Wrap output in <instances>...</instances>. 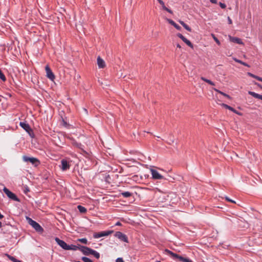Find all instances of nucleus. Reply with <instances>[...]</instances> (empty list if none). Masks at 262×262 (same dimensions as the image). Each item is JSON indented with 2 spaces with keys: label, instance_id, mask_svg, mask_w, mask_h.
I'll list each match as a JSON object with an SVG mask.
<instances>
[{
  "label": "nucleus",
  "instance_id": "obj_40",
  "mask_svg": "<svg viewBox=\"0 0 262 262\" xmlns=\"http://www.w3.org/2000/svg\"><path fill=\"white\" fill-rule=\"evenodd\" d=\"M257 98L259 99H260V100H262V95H260V94H258Z\"/></svg>",
  "mask_w": 262,
  "mask_h": 262
},
{
  "label": "nucleus",
  "instance_id": "obj_30",
  "mask_svg": "<svg viewBox=\"0 0 262 262\" xmlns=\"http://www.w3.org/2000/svg\"><path fill=\"white\" fill-rule=\"evenodd\" d=\"M211 36H212L214 40L216 42V43L219 45H220L221 44V42L220 41H219V40L215 37V36L214 35V34H211Z\"/></svg>",
  "mask_w": 262,
  "mask_h": 262
},
{
  "label": "nucleus",
  "instance_id": "obj_20",
  "mask_svg": "<svg viewBox=\"0 0 262 262\" xmlns=\"http://www.w3.org/2000/svg\"><path fill=\"white\" fill-rule=\"evenodd\" d=\"M90 254L91 255H93L97 259H99V257H100V254H99V253L97 251H96L95 250L92 249Z\"/></svg>",
  "mask_w": 262,
  "mask_h": 262
},
{
  "label": "nucleus",
  "instance_id": "obj_28",
  "mask_svg": "<svg viewBox=\"0 0 262 262\" xmlns=\"http://www.w3.org/2000/svg\"><path fill=\"white\" fill-rule=\"evenodd\" d=\"M248 94L256 98H257L258 95V94L251 91H249Z\"/></svg>",
  "mask_w": 262,
  "mask_h": 262
},
{
  "label": "nucleus",
  "instance_id": "obj_7",
  "mask_svg": "<svg viewBox=\"0 0 262 262\" xmlns=\"http://www.w3.org/2000/svg\"><path fill=\"white\" fill-rule=\"evenodd\" d=\"M150 171L153 179L162 180L164 179V177L160 174L157 170L151 168Z\"/></svg>",
  "mask_w": 262,
  "mask_h": 262
},
{
  "label": "nucleus",
  "instance_id": "obj_1",
  "mask_svg": "<svg viewBox=\"0 0 262 262\" xmlns=\"http://www.w3.org/2000/svg\"><path fill=\"white\" fill-rule=\"evenodd\" d=\"M165 252L168 255L172 256L173 258H177L179 260V261L181 262H193L191 259L188 258L184 257L182 256H180L178 254L172 252V251L166 249Z\"/></svg>",
  "mask_w": 262,
  "mask_h": 262
},
{
  "label": "nucleus",
  "instance_id": "obj_43",
  "mask_svg": "<svg viewBox=\"0 0 262 262\" xmlns=\"http://www.w3.org/2000/svg\"><path fill=\"white\" fill-rule=\"evenodd\" d=\"M179 23H180V24L183 26V24H184L185 23L183 21H181V20H180L179 21Z\"/></svg>",
  "mask_w": 262,
  "mask_h": 262
},
{
  "label": "nucleus",
  "instance_id": "obj_35",
  "mask_svg": "<svg viewBox=\"0 0 262 262\" xmlns=\"http://www.w3.org/2000/svg\"><path fill=\"white\" fill-rule=\"evenodd\" d=\"M225 199L226 200H227V201L228 202H232V203H235V202L231 199H230L229 198H228V196H226L225 197Z\"/></svg>",
  "mask_w": 262,
  "mask_h": 262
},
{
  "label": "nucleus",
  "instance_id": "obj_37",
  "mask_svg": "<svg viewBox=\"0 0 262 262\" xmlns=\"http://www.w3.org/2000/svg\"><path fill=\"white\" fill-rule=\"evenodd\" d=\"M158 1V2L162 5V8L165 6V4H164V3L163 2V1L162 0H157Z\"/></svg>",
  "mask_w": 262,
  "mask_h": 262
},
{
  "label": "nucleus",
  "instance_id": "obj_15",
  "mask_svg": "<svg viewBox=\"0 0 262 262\" xmlns=\"http://www.w3.org/2000/svg\"><path fill=\"white\" fill-rule=\"evenodd\" d=\"M72 144L79 148V149L81 150L82 151H84V145H82L81 143H79L76 142V141H73L72 142Z\"/></svg>",
  "mask_w": 262,
  "mask_h": 262
},
{
  "label": "nucleus",
  "instance_id": "obj_46",
  "mask_svg": "<svg viewBox=\"0 0 262 262\" xmlns=\"http://www.w3.org/2000/svg\"><path fill=\"white\" fill-rule=\"evenodd\" d=\"M177 47L179 48H181V46L179 44H177Z\"/></svg>",
  "mask_w": 262,
  "mask_h": 262
},
{
  "label": "nucleus",
  "instance_id": "obj_11",
  "mask_svg": "<svg viewBox=\"0 0 262 262\" xmlns=\"http://www.w3.org/2000/svg\"><path fill=\"white\" fill-rule=\"evenodd\" d=\"M79 249L83 253V254L86 255L91 254L90 253L92 250V249L90 248L83 246H81Z\"/></svg>",
  "mask_w": 262,
  "mask_h": 262
},
{
  "label": "nucleus",
  "instance_id": "obj_29",
  "mask_svg": "<svg viewBox=\"0 0 262 262\" xmlns=\"http://www.w3.org/2000/svg\"><path fill=\"white\" fill-rule=\"evenodd\" d=\"M78 241L84 244H87L88 243V240L86 238H79Z\"/></svg>",
  "mask_w": 262,
  "mask_h": 262
},
{
  "label": "nucleus",
  "instance_id": "obj_23",
  "mask_svg": "<svg viewBox=\"0 0 262 262\" xmlns=\"http://www.w3.org/2000/svg\"><path fill=\"white\" fill-rule=\"evenodd\" d=\"M201 79L203 81H205V82H206L208 83V84H210V85H214V84H214V83L213 82H212V81H211L210 80L208 79H207V78H205V77H201Z\"/></svg>",
  "mask_w": 262,
  "mask_h": 262
},
{
  "label": "nucleus",
  "instance_id": "obj_8",
  "mask_svg": "<svg viewBox=\"0 0 262 262\" xmlns=\"http://www.w3.org/2000/svg\"><path fill=\"white\" fill-rule=\"evenodd\" d=\"M45 70L47 74V77L50 79L51 81H53L55 79V75L52 72L51 69L48 66H46Z\"/></svg>",
  "mask_w": 262,
  "mask_h": 262
},
{
  "label": "nucleus",
  "instance_id": "obj_48",
  "mask_svg": "<svg viewBox=\"0 0 262 262\" xmlns=\"http://www.w3.org/2000/svg\"><path fill=\"white\" fill-rule=\"evenodd\" d=\"M156 262H161V261H156Z\"/></svg>",
  "mask_w": 262,
  "mask_h": 262
},
{
  "label": "nucleus",
  "instance_id": "obj_18",
  "mask_svg": "<svg viewBox=\"0 0 262 262\" xmlns=\"http://www.w3.org/2000/svg\"><path fill=\"white\" fill-rule=\"evenodd\" d=\"M167 21L171 25H172L174 28H176L177 30H180L181 27L179 26L178 24H177L173 20L170 19H167Z\"/></svg>",
  "mask_w": 262,
  "mask_h": 262
},
{
  "label": "nucleus",
  "instance_id": "obj_34",
  "mask_svg": "<svg viewBox=\"0 0 262 262\" xmlns=\"http://www.w3.org/2000/svg\"><path fill=\"white\" fill-rule=\"evenodd\" d=\"M219 5L222 9H225L226 7V4H225L224 3H222L221 2L219 3Z\"/></svg>",
  "mask_w": 262,
  "mask_h": 262
},
{
  "label": "nucleus",
  "instance_id": "obj_3",
  "mask_svg": "<svg viewBox=\"0 0 262 262\" xmlns=\"http://www.w3.org/2000/svg\"><path fill=\"white\" fill-rule=\"evenodd\" d=\"M3 191L9 199L16 202H20V200L18 197L6 187L4 188Z\"/></svg>",
  "mask_w": 262,
  "mask_h": 262
},
{
  "label": "nucleus",
  "instance_id": "obj_17",
  "mask_svg": "<svg viewBox=\"0 0 262 262\" xmlns=\"http://www.w3.org/2000/svg\"><path fill=\"white\" fill-rule=\"evenodd\" d=\"M222 105L223 106H224L225 108H227V109H228L229 110L236 113V114H238V115H241V113L238 112L237 111H236L234 108H233V107H232L231 106L226 104H224V103H223L222 104Z\"/></svg>",
  "mask_w": 262,
  "mask_h": 262
},
{
  "label": "nucleus",
  "instance_id": "obj_2",
  "mask_svg": "<svg viewBox=\"0 0 262 262\" xmlns=\"http://www.w3.org/2000/svg\"><path fill=\"white\" fill-rule=\"evenodd\" d=\"M28 223L38 232H42L43 231L42 227L36 221L29 217H26Z\"/></svg>",
  "mask_w": 262,
  "mask_h": 262
},
{
  "label": "nucleus",
  "instance_id": "obj_12",
  "mask_svg": "<svg viewBox=\"0 0 262 262\" xmlns=\"http://www.w3.org/2000/svg\"><path fill=\"white\" fill-rule=\"evenodd\" d=\"M178 37L181 38L187 45L191 48H193V45L190 40H188L186 37H185L182 34L180 33H178L177 34Z\"/></svg>",
  "mask_w": 262,
  "mask_h": 262
},
{
  "label": "nucleus",
  "instance_id": "obj_4",
  "mask_svg": "<svg viewBox=\"0 0 262 262\" xmlns=\"http://www.w3.org/2000/svg\"><path fill=\"white\" fill-rule=\"evenodd\" d=\"M23 159L24 161H25L26 162H30V163H31L33 165H35V166H38L39 164V160L36 158L29 157L26 156H24L23 157Z\"/></svg>",
  "mask_w": 262,
  "mask_h": 262
},
{
  "label": "nucleus",
  "instance_id": "obj_41",
  "mask_svg": "<svg viewBox=\"0 0 262 262\" xmlns=\"http://www.w3.org/2000/svg\"><path fill=\"white\" fill-rule=\"evenodd\" d=\"M115 225L116 226H121L122 224L120 222H117L116 224H115Z\"/></svg>",
  "mask_w": 262,
  "mask_h": 262
},
{
  "label": "nucleus",
  "instance_id": "obj_5",
  "mask_svg": "<svg viewBox=\"0 0 262 262\" xmlns=\"http://www.w3.org/2000/svg\"><path fill=\"white\" fill-rule=\"evenodd\" d=\"M113 232L114 231L113 230H108V231H102V232H98V233H95L93 234V237L95 238H99L103 237V236H108V235H110L111 234H112V233H113Z\"/></svg>",
  "mask_w": 262,
  "mask_h": 262
},
{
  "label": "nucleus",
  "instance_id": "obj_42",
  "mask_svg": "<svg viewBox=\"0 0 262 262\" xmlns=\"http://www.w3.org/2000/svg\"><path fill=\"white\" fill-rule=\"evenodd\" d=\"M83 111H84V112L86 114H88V110L86 108H83Z\"/></svg>",
  "mask_w": 262,
  "mask_h": 262
},
{
  "label": "nucleus",
  "instance_id": "obj_32",
  "mask_svg": "<svg viewBox=\"0 0 262 262\" xmlns=\"http://www.w3.org/2000/svg\"><path fill=\"white\" fill-rule=\"evenodd\" d=\"M183 27L186 29L187 30V31H189V32H191V29L185 23H184V24H183Z\"/></svg>",
  "mask_w": 262,
  "mask_h": 262
},
{
  "label": "nucleus",
  "instance_id": "obj_24",
  "mask_svg": "<svg viewBox=\"0 0 262 262\" xmlns=\"http://www.w3.org/2000/svg\"><path fill=\"white\" fill-rule=\"evenodd\" d=\"M77 208H78L79 211L81 213H84L86 212V209L84 207H83L81 205H78L77 206Z\"/></svg>",
  "mask_w": 262,
  "mask_h": 262
},
{
  "label": "nucleus",
  "instance_id": "obj_13",
  "mask_svg": "<svg viewBox=\"0 0 262 262\" xmlns=\"http://www.w3.org/2000/svg\"><path fill=\"white\" fill-rule=\"evenodd\" d=\"M61 169L63 171H65L68 169L70 168V165L68 164L67 161L65 159H62L61 161Z\"/></svg>",
  "mask_w": 262,
  "mask_h": 262
},
{
  "label": "nucleus",
  "instance_id": "obj_36",
  "mask_svg": "<svg viewBox=\"0 0 262 262\" xmlns=\"http://www.w3.org/2000/svg\"><path fill=\"white\" fill-rule=\"evenodd\" d=\"M116 262H124V261L122 258L119 257L116 259Z\"/></svg>",
  "mask_w": 262,
  "mask_h": 262
},
{
  "label": "nucleus",
  "instance_id": "obj_38",
  "mask_svg": "<svg viewBox=\"0 0 262 262\" xmlns=\"http://www.w3.org/2000/svg\"><path fill=\"white\" fill-rule=\"evenodd\" d=\"M228 21L229 24H231L232 23L231 19L229 16L228 17Z\"/></svg>",
  "mask_w": 262,
  "mask_h": 262
},
{
  "label": "nucleus",
  "instance_id": "obj_10",
  "mask_svg": "<svg viewBox=\"0 0 262 262\" xmlns=\"http://www.w3.org/2000/svg\"><path fill=\"white\" fill-rule=\"evenodd\" d=\"M57 244L61 247L63 249L67 250L68 245L64 241L60 239L58 237H56L55 239Z\"/></svg>",
  "mask_w": 262,
  "mask_h": 262
},
{
  "label": "nucleus",
  "instance_id": "obj_31",
  "mask_svg": "<svg viewBox=\"0 0 262 262\" xmlns=\"http://www.w3.org/2000/svg\"><path fill=\"white\" fill-rule=\"evenodd\" d=\"M81 259L84 261V262H93V261L89 258L87 257H82L81 258Z\"/></svg>",
  "mask_w": 262,
  "mask_h": 262
},
{
  "label": "nucleus",
  "instance_id": "obj_6",
  "mask_svg": "<svg viewBox=\"0 0 262 262\" xmlns=\"http://www.w3.org/2000/svg\"><path fill=\"white\" fill-rule=\"evenodd\" d=\"M114 236L119 239L121 241L124 242L125 243H128V239L127 236L122 233L120 231H117L114 234Z\"/></svg>",
  "mask_w": 262,
  "mask_h": 262
},
{
  "label": "nucleus",
  "instance_id": "obj_22",
  "mask_svg": "<svg viewBox=\"0 0 262 262\" xmlns=\"http://www.w3.org/2000/svg\"><path fill=\"white\" fill-rule=\"evenodd\" d=\"M247 74H248L249 76H250V77H253V78H255V79H256L257 80H259V81H261V82H262V78H261V77H258V76H256V75H254L253 74H252V73H250V72H248V73H247Z\"/></svg>",
  "mask_w": 262,
  "mask_h": 262
},
{
  "label": "nucleus",
  "instance_id": "obj_33",
  "mask_svg": "<svg viewBox=\"0 0 262 262\" xmlns=\"http://www.w3.org/2000/svg\"><path fill=\"white\" fill-rule=\"evenodd\" d=\"M163 9L167 11L168 12H169V13L171 14L172 13V11L168 8L166 7L165 6L163 7Z\"/></svg>",
  "mask_w": 262,
  "mask_h": 262
},
{
  "label": "nucleus",
  "instance_id": "obj_47",
  "mask_svg": "<svg viewBox=\"0 0 262 262\" xmlns=\"http://www.w3.org/2000/svg\"><path fill=\"white\" fill-rule=\"evenodd\" d=\"M2 227V223L0 222V228H1Z\"/></svg>",
  "mask_w": 262,
  "mask_h": 262
},
{
  "label": "nucleus",
  "instance_id": "obj_9",
  "mask_svg": "<svg viewBox=\"0 0 262 262\" xmlns=\"http://www.w3.org/2000/svg\"><path fill=\"white\" fill-rule=\"evenodd\" d=\"M19 125L27 132L30 136L31 133H32V130L31 128L30 125L25 122H20L19 123Z\"/></svg>",
  "mask_w": 262,
  "mask_h": 262
},
{
  "label": "nucleus",
  "instance_id": "obj_16",
  "mask_svg": "<svg viewBox=\"0 0 262 262\" xmlns=\"http://www.w3.org/2000/svg\"><path fill=\"white\" fill-rule=\"evenodd\" d=\"M230 40L233 42H235L238 44H242L243 42L242 40L237 37L229 36Z\"/></svg>",
  "mask_w": 262,
  "mask_h": 262
},
{
  "label": "nucleus",
  "instance_id": "obj_44",
  "mask_svg": "<svg viewBox=\"0 0 262 262\" xmlns=\"http://www.w3.org/2000/svg\"><path fill=\"white\" fill-rule=\"evenodd\" d=\"M4 217V215L0 212V219H2Z\"/></svg>",
  "mask_w": 262,
  "mask_h": 262
},
{
  "label": "nucleus",
  "instance_id": "obj_14",
  "mask_svg": "<svg viewBox=\"0 0 262 262\" xmlns=\"http://www.w3.org/2000/svg\"><path fill=\"white\" fill-rule=\"evenodd\" d=\"M97 64L99 67V68H103L105 66V63L103 59H102L101 58H100V56H98L97 57Z\"/></svg>",
  "mask_w": 262,
  "mask_h": 262
},
{
  "label": "nucleus",
  "instance_id": "obj_27",
  "mask_svg": "<svg viewBox=\"0 0 262 262\" xmlns=\"http://www.w3.org/2000/svg\"><path fill=\"white\" fill-rule=\"evenodd\" d=\"M234 60L235 61H236V62H237L238 63H239L245 66L246 67H250V66L248 64H247V63H246L245 62L242 61V60H241L239 59H237L235 58Z\"/></svg>",
  "mask_w": 262,
  "mask_h": 262
},
{
  "label": "nucleus",
  "instance_id": "obj_39",
  "mask_svg": "<svg viewBox=\"0 0 262 262\" xmlns=\"http://www.w3.org/2000/svg\"><path fill=\"white\" fill-rule=\"evenodd\" d=\"M210 2L212 4H216L217 0H210Z\"/></svg>",
  "mask_w": 262,
  "mask_h": 262
},
{
  "label": "nucleus",
  "instance_id": "obj_21",
  "mask_svg": "<svg viewBox=\"0 0 262 262\" xmlns=\"http://www.w3.org/2000/svg\"><path fill=\"white\" fill-rule=\"evenodd\" d=\"M78 248H79L77 246H76V245L71 244L70 245H68V248H67V250H74V251H76Z\"/></svg>",
  "mask_w": 262,
  "mask_h": 262
},
{
  "label": "nucleus",
  "instance_id": "obj_25",
  "mask_svg": "<svg viewBox=\"0 0 262 262\" xmlns=\"http://www.w3.org/2000/svg\"><path fill=\"white\" fill-rule=\"evenodd\" d=\"M214 90L215 91L217 92V93L222 94L224 96L227 97V98L231 99V97L229 95H228V94H226V93H224V92H222V91H220V90H217L216 89H215V88L214 89Z\"/></svg>",
  "mask_w": 262,
  "mask_h": 262
},
{
  "label": "nucleus",
  "instance_id": "obj_26",
  "mask_svg": "<svg viewBox=\"0 0 262 262\" xmlns=\"http://www.w3.org/2000/svg\"><path fill=\"white\" fill-rule=\"evenodd\" d=\"M7 257L10 260H11L13 262H21L20 260L17 259L14 257L10 255L7 254Z\"/></svg>",
  "mask_w": 262,
  "mask_h": 262
},
{
  "label": "nucleus",
  "instance_id": "obj_45",
  "mask_svg": "<svg viewBox=\"0 0 262 262\" xmlns=\"http://www.w3.org/2000/svg\"><path fill=\"white\" fill-rule=\"evenodd\" d=\"M256 84H257V86H258L259 88H260L261 89H262V86H260V85L258 83H255Z\"/></svg>",
  "mask_w": 262,
  "mask_h": 262
},
{
  "label": "nucleus",
  "instance_id": "obj_19",
  "mask_svg": "<svg viewBox=\"0 0 262 262\" xmlns=\"http://www.w3.org/2000/svg\"><path fill=\"white\" fill-rule=\"evenodd\" d=\"M120 195H122L125 198H128L132 196V193L129 191H125L120 192Z\"/></svg>",
  "mask_w": 262,
  "mask_h": 262
}]
</instances>
